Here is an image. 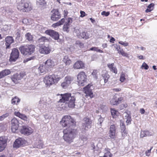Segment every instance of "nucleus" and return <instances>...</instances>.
I'll list each match as a JSON object with an SVG mask.
<instances>
[{"label": "nucleus", "instance_id": "nucleus-1", "mask_svg": "<svg viewBox=\"0 0 157 157\" xmlns=\"http://www.w3.org/2000/svg\"><path fill=\"white\" fill-rule=\"evenodd\" d=\"M61 96L62 98L59 100V102L64 103L66 102L68 103L69 107L72 108L74 107L75 98L74 95L71 96V93H67L61 94Z\"/></svg>", "mask_w": 157, "mask_h": 157}, {"label": "nucleus", "instance_id": "nucleus-2", "mask_svg": "<svg viewBox=\"0 0 157 157\" xmlns=\"http://www.w3.org/2000/svg\"><path fill=\"white\" fill-rule=\"evenodd\" d=\"M64 135L63 138L64 140L69 143L73 141L77 132L76 129L71 128H66L63 130Z\"/></svg>", "mask_w": 157, "mask_h": 157}, {"label": "nucleus", "instance_id": "nucleus-3", "mask_svg": "<svg viewBox=\"0 0 157 157\" xmlns=\"http://www.w3.org/2000/svg\"><path fill=\"white\" fill-rule=\"evenodd\" d=\"M17 8L22 12H29L32 9V6L29 0H21L17 6Z\"/></svg>", "mask_w": 157, "mask_h": 157}, {"label": "nucleus", "instance_id": "nucleus-4", "mask_svg": "<svg viewBox=\"0 0 157 157\" xmlns=\"http://www.w3.org/2000/svg\"><path fill=\"white\" fill-rule=\"evenodd\" d=\"M60 79V77H57L55 75H46L44 79V82L47 87H49L54 84H56Z\"/></svg>", "mask_w": 157, "mask_h": 157}, {"label": "nucleus", "instance_id": "nucleus-5", "mask_svg": "<svg viewBox=\"0 0 157 157\" xmlns=\"http://www.w3.org/2000/svg\"><path fill=\"white\" fill-rule=\"evenodd\" d=\"M35 46L32 44L22 46L19 48L21 53L24 55H29L33 53L35 50Z\"/></svg>", "mask_w": 157, "mask_h": 157}, {"label": "nucleus", "instance_id": "nucleus-6", "mask_svg": "<svg viewBox=\"0 0 157 157\" xmlns=\"http://www.w3.org/2000/svg\"><path fill=\"white\" fill-rule=\"evenodd\" d=\"M60 124L63 127L68 126L69 127H74L75 125L74 120L71 118V116L69 115L64 116L62 118V120L60 122Z\"/></svg>", "mask_w": 157, "mask_h": 157}, {"label": "nucleus", "instance_id": "nucleus-7", "mask_svg": "<svg viewBox=\"0 0 157 157\" xmlns=\"http://www.w3.org/2000/svg\"><path fill=\"white\" fill-rule=\"evenodd\" d=\"M92 121L88 118H84L83 122L81 127V130L82 133L86 132L91 127Z\"/></svg>", "mask_w": 157, "mask_h": 157}, {"label": "nucleus", "instance_id": "nucleus-8", "mask_svg": "<svg viewBox=\"0 0 157 157\" xmlns=\"http://www.w3.org/2000/svg\"><path fill=\"white\" fill-rule=\"evenodd\" d=\"M86 75L83 71L80 72L77 75V82L78 85L81 86H83L86 82Z\"/></svg>", "mask_w": 157, "mask_h": 157}, {"label": "nucleus", "instance_id": "nucleus-9", "mask_svg": "<svg viewBox=\"0 0 157 157\" xmlns=\"http://www.w3.org/2000/svg\"><path fill=\"white\" fill-rule=\"evenodd\" d=\"M19 52L18 50L16 48H13L10 54V60L11 62L15 61L19 57Z\"/></svg>", "mask_w": 157, "mask_h": 157}, {"label": "nucleus", "instance_id": "nucleus-10", "mask_svg": "<svg viewBox=\"0 0 157 157\" xmlns=\"http://www.w3.org/2000/svg\"><path fill=\"white\" fill-rule=\"evenodd\" d=\"M73 78L70 76H67L65 77L64 81L61 84V86L63 89H66L71 84L73 80Z\"/></svg>", "mask_w": 157, "mask_h": 157}, {"label": "nucleus", "instance_id": "nucleus-11", "mask_svg": "<svg viewBox=\"0 0 157 157\" xmlns=\"http://www.w3.org/2000/svg\"><path fill=\"white\" fill-rule=\"evenodd\" d=\"M20 132L24 135H29L33 132L32 128L26 126H23L20 129Z\"/></svg>", "mask_w": 157, "mask_h": 157}, {"label": "nucleus", "instance_id": "nucleus-12", "mask_svg": "<svg viewBox=\"0 0 157 157\" xmlns=\"http://www.w3.org/2000/svg\"><path fill=\"white\" fill-rule=\"evenodd\" d=\"M92 85L88 84L83 88V91L86 94V96L87 97H89L90 98H92L94 97L93 93L91 86Z\"/></svg>", "mask_w": 157, "mask_h": 157}, {"label": "nucleus", "instance_id": "nucleus-13", "mask_svg": "<svg viewBox=\"0 0 157 157\" xmlns=\"http://www.w3.org/2000/svg\"><path fill=\"white\" fill-rule=\"evenodd\" d=\"M52 14L51 17V20L53 21H56L61 18V14L59 12L58 9H54L51 12Z\"/></svg>", "mask_w": 157, "mask_h": 157}, {"label": "nucleus", "instance_id": "nucleus-14", "mask_svg": "<svg viewBox=\"0 0 157 157\" xmlns=\"http://www.w3.org/2000/svg\"><path fill=\"white\" fill-rule=\"evenodd\" d=\"M11 129L12 131L15 132L18 129L19 122L16 118H13L11 121Z\"/></svg>", "mask_w": 157, "mask_h": 157}, {"label": "nucleus", "instance_id": "nucleus-15", "mask_svg": "<svg viewBox=\"0 0 157 157\" xmlns=\"http://www.w3.org/2000/svg\"><path fill=\"white\" fill-rule=\"evenodd\" d=\"M7 138L5 136L0 137V151L3 150L6 145Z\"/></svg>", "mask_w": 157, "mask_h": 157}, {"label": "nucleus", "instance_id": "nucleus-16", "mask_svg": "<svg viewBox=\"0 0 157 157\" xmlns=\"http://www.w3.org/2000/svg\"><path fill=\"white\" fill-rule=\"evenodd\" d=\"M25 143V141L21 138L17 139L13 144L14 147L18 148L23 146Z\"/></svg>", "mask_w": 157, "mask_h": 157}, {"label": "nucleus", "instance_id": "nucleus-17", "mask_svg": "<svg viewBox=\"0 0 157 157\" xmlns=\"http://www.w3.org/2000/svg\"><path fill=\"white\" fill-rule=\"evenodd\" d=\"M5 41L6 46V48L7 49L10 48V45L11 44L14 42V40L12 36H8L5 38Z\"/></svg>", "mask_w": 157, "mask_h": 157}, {"label": "nucleus", "instance_id": "nucleus-18", "mask_svg": "<svg viewBox=\"0 0 157 157\" xmlns=\"http://www.w3.org/2000/svg\"><path fill=\"white\" fill-rule=\"evenodd\" d=\"M45 33L55 40H57L59 38V36L58 33L54 30H47L45 31Z\"/></svg>", "mask_w": 157, "mask_h": 157}, {"label": "nucleus", "instance_id": "nucleus-19", "mask_svg": "<svg viewBox=\"0 0 157 157\" xmlns=\"http://www.w3.org/2000/svg\"><path fill=\"white\" fill-rule=\"evenodd\" d=\"M51 51V48L49 45L47 47L45 46L40 47L39 49L40 52L41 53L45 54H49Z\"/></svg>", "mask_w": 157, "mask_h": 157}, {"label": "nucleus", "instance_id": "nucleus-20", "mask_svg": "<svg viewBox=\"0 0 157 157\" xmlns=\"http://www.w3.org/2000/svg\"><path fill=\"white\" fill-rule=\"evenodd\" d=\"M50 99L46 97H44L40 98L39 102V104L40 106L43 107H44V105H46L47 104H49V102Z\"/></svg>", "mask_w": 157, "mask_h": 157}, {"label": "nucleus", "instance_id": "nucleus-21", "mask_svg": "<svg viewBox=\"0 0 157 157\" xmlns=\"http://www.w3.org/2000/svg\"><path fill=\"white\" fill-rule=\"evenodd\" d=\"M116 130V126L114 125H112L110 126L109 137L111 138L114 139L115 138Z\"/></svg>", "mask_w": 157, "mask_h": 157}, {"label": "nucleus", "instance_id": "nucleus-22", "mask_svg": "<svg viewBox=\"0 0 157 157\" xmlns=\"http://www.w3.org/2000/svg\"><path fill=\"white\" fill-rule=\"evenodd\" d=\"M56 62L53 60L51 59H48L44 63L46 66L49 70L54 66Z\"/></svg>", "mask_w": 157, "mask_h": 157}, {"label": "nucleus", "instance_id": "nucleus-23", "mask_svg": "<svg viewBox=\"0 0 157 157\" xmlns=\"http://www.w3.org/2000/svg\"><path fill=\"white\" fill-rule=\"evenodd\" d=\"M14 114L16 116L19 117L21 119H22L25 121H27L29 120V119L28 117L25 115V114L21 113L18 112H15Z\"/></svg>", "mask_w": 157, "mask_h": 157}, {"label": "nucleus", "instance_id": "nucleus-24", "mask_svg": "<svg viewBox=\"0 0 157 157\" xmlns=\"http://www.w3.org/2000/svg\"><path fill=\"white\" fill-rule=\"evenodd\" d=\"M49 69L47 67L45 64L43 65H40V67L36 70L40 73H43L47 72Z\"/></svg>", "mask_w": 157, "mask_h": 157}, {"label": "nucleus", "instance_id": "nucleus-25", "mask_svg": "<svg viewBox=\"0 0 157 157\" xmlns=\"http://www.w3.org/2000/svg\"><path fill=\"white\" fill-rule=\"evenodd\" d=\"M91 36L89 33L83 32L81 33L80 36H79V38H82L85 39H87Z\"/></svg>", "mask_w": 157, "mask_h": 157}, {"label": "nucleus", "instance_id": "nucleus-26", "mask_svg": "<svg viewBox=\"0 0 157 157\" xmlns=\"http://www.w3.org/2000/svg\"><path fill=\"white\" fill-rule=\"evenodd\" d=\"M84 66V63L81 61H77L74 64L75 68L78 69L82 68Z\"/></svg>", "mask_w": 157, "mask_h": 157}, {"label": "nucleus", "instance_id": "nucleus-27", "mask_svg": "<svg viewBox=\"0 0 157 157\" xmlns=\"http://www.w3.org/2000/svg\"><path fill=\"white\" fill-rule=\"evenodd\" d=\"M10 72V71L8 69H5L2 71L0 72V79L9 75Z\"/></svg>", "mask_w": 157, "mask_h": 157}, {"label": "nucleus", "instance_id": "nucleus-28", "mask_svg": "<svg viewBox=\"0 0 157 157\" xmlns=\"http://www.w3.org/2000/svg\"><path fill=\"white\" fill-rule=\"evenodd\" d=\"M91 147L93 150L94 156H98L100 152L101 151L100 148L97 147H95L93 144H92Z\"/></svg>", "mask_w": 157, "mask_h": 157}, {"label": "nucleus", "instance_id": "nucleus-29", "mask_svg": "<svg viewBox=\"0 0 157 157\" xmlns=\"http://www.w3.org/2000/svg\"><path fill=\"white\" fill-rule=\"evenodd\" d=\"M11 78L12 81L16 84L18 82V81L21 80L18 74L17 73H16L12 76Z\"/></svg>", "mask_w": 157, "mask_h": 157}, {"label": "nucleus", "instance_id": "nucleus-30", "mask_svg": "<svg viewBox=\"0 0 157 157\" xmlns=\"http://www.w3.org/2000/svg\"><path fill=\"white\" fill-rule=\"evenodd\" d=\"M123 115L125 117V119L126 120V123L127 124L130 123L132 120L130 115L127 112H125L124 113Z\"/></svg>", "mask_w": 157, "mask_h": 157}, {"label": "nucleus", "instance_id": "nucleus-31", "mask_svg": "<svg viewBox=\"0 0 157 157\" xmlns=\"http://www.w3.org/2000/svg\"><path fill=\"white\" fill-rule=\"evenodd\" d=\"M43 142L41 141L40 140L34 143L33 146L34 148H41L43 147Z\"/></svg>", "mask_w": 157, "mask_h": 157}, {"label": "nucleus", "instance_id": "nucleus-32", "mask_svg": "<svg viewBox=\"0 0 157 157\" xmlns=\"http://www.w3.org/2000/svg\"><path fill=\"white\" fill-rule=\"evenodd\" d=\"M38 42L41 44H45L46 42H49V40L46 37L42 36L39 39Z\"/></svg>", "mask_w": 157, "mask_h": 157}, {"label": "nucleus", "instance_id": "nucleus-33", "mask_svg": "<svg viewBox=\"0 0 157 157\" xmlns=\"http://www.w3.org/2000/svg\"><path fill=\"white\" fill-rule=\"evenodd\" d=\"M25 36L26 40L30 42H33V37L31 33H26L25 35Z\"/></svg>", "mask_w": 157, "mask_h": 157}, {"label": "nucleus", "instance_id": "nucleus-34", "mask_svg": "<svg viewBox=\"0 0 157 157\" xmlns=\"http://www.w3.org/2000/svg\"><path fill=\"white\" fill-rule=\"evenodd\" d=\"M63 60L66 65H68L71 63V60L69 58L68 56H64Z\"/></svg>", "mask_w": 157, "mask_h": 157}, {"label": "nucleus", "instance_id": "nucleus-35", "mask_svg": "<svg viewBox=\"0 0 157 157\" xmlns=\"http://www.w3.org/2000/svg\"><path fill=\"white\" fill-rule=\"evenodd\" d=\"M65 20L64 18L62 19L61 20L53 24L52 25V26L53 27L56 28L57 26L60 25H62L65 22Z\"/></svg>", "mask_w": 157, "mask_h": 157}, {"label": "nucleus", "instance_id": "nucleus-36", "mask_svg": "<svg viewBox=\"0 0 157 157\" xmlns=\"http://www.w3.org/2000/svg\"><path fill=\"white\" fill-rule=\"evenodd\" d=\"M110 149L108 148H105L104 151V155L103 157H111L112 154L110 153Z\"/></svg>", "mask_w": 157, "mask_h": 157}, {"label": "nucleus", "instance_id": "nucleus-37", "mask_svg": "<svg viewBox=\"0 0 157 157\" xmlns=\"http://www.w3.org/2000/svg\"><path fill=\"white\" fill-rule=\"evenodd\" d=\"M37 4L40 7L45 6L46 5V2L45 0H39L37 2Z\"/></svg>", "mask_w": 157, "mask_h": 157}, {"label": "nucleus", "instance_id": "nucleus-38", "mask_svg": "<svg viewBox=\"0 0 157 157\" xmlns=\"http://www.w3.org/2000/svg\"><path fill=\"white\" fill-rule=\"evenodd\" d=\"M150 133L149 131L147 130L141 131L140 133V137L141 138H143L145 136H149Z\"/></svg>", "mask_w": 157, "mask_h": 157}, {"label": "nucleus", "instance_id": "nucleus-39", "mask_svg": "<svg viewBox=\"0 0 157 157\" xmlns=\"http://www.w3.org/2000/svg\"><path fill=\"white\" fill-rule=\"evenodd\" d=\"M154 4L153 3H151L148 5L147 7V9L145 10V12L148 13L151 12L153 10L154 8Z\"/></svg>", "mask_w": 157, "mask_h": 157}, {"label": "nucleus", "instance_id": "nucleus-40", "mask_svg": "<svg viewBox=\"0 0 157 157\" xmlns=\"http://www.w3.org/2000/svg\"><path fill=\"white\" fill-rule=\"evenodd\" d=\"M20 99L16 97H14L12 99L11 103L13 105L17 104L20 101Z\"/></svg>", "mask_w": 157, "mask_h": 157}, {"label": "nucleus", "instance_id": "nucleus-41", "mask_svg": "<svg viewBox=\"0 0 157 157\" xmlns=\"http://www.w3.org/2000/svg\"><path fill=\"white\" fill-rule=\"evenodd\" d=\"M102 76L103 78H104L105 82H107L108 81L109 78V75L108 73L106 72L105 74H102Z\"/></svg>", "mask_w": 157, "mask_h": 157}, {"label": "nucleus", "instance_id": "nucleus-42", "mask_svg": "<svg viewBox=\"0 0 157 157\" xmlns=\"http://www.w3.org/2000/svg\"><path fill=\"white\" fill-rule=\"evenodd\" d=\"M74 29V32L76 33V35L79 37V36H80L81 33L80 30V28L77 27H75Z\"/></svg>", "mask_w": 157, "mask_h": 157}, {"label": "nucleus", "instance_id": "nucleus-43", "mask_svg": "<svg viewBox=\"0 0 157 157\" xmlns=\"http://www.w3.org/2000/svg\"><path fill=\"white\" fill-rule=\"evenodd\" d=\"M111 115L113 118L115 117L116 116H117V114L118 113V112L114 109H111Z\"/></svg>", "mask_w": 157, "mask_h": 157}, {"label": "nucleus", "instance_id": "nucleus-44", "mask_svg": "<svg viewBox=\"0 0 157 157\" xmlns=\"http://www.w3.org/2000/svg\"><path fill=\"white\" fill-rule=\"evenodd\" d=\"M110 103L112 105H117L118 104V102L117 101V99L115 98H113L110 101Z\"/></svg>", "mask_w": 157, "mask_h": 157}, {"label": "nucleus", "instance_id": "nucleus-45", "mask_svg": "<svg viewBox=\"0 0 157 157\" xmlns=\"http://www.w3.org/2000/svg\"><path fill=\"white\" fill-rule=\"evenodd\" d=\"M98 71L97 70H94L91 74L93 77L96 79L98 78Z\"/></svg>", "mask_w": 157, "mask_h": 157}, {"label": "nucleus", "instance_id": "nucleus-46", "mask_svg": "<svg viewBox=\"0 0 157 157\" xmlns=\"http://www.w3.org/2000/svg\"><path fill=\"white\" fill-rule=\"evenodd\" d=\"M69 25L65 23L63 26V30L64 31L67 32V33L69 31Z\"/></svg>", "mask_w": 157, "mask_h": 157}, {"label": "nucleus", "instance_id": "nucleus-47", "mask_svg": "<svg viewBox=\"0 0 157 157\" xmlns=\"http://www.w3.org/2000/svg\"><path fill=\"white\" fill-rule=\"evenodd\" d=\"M90 50H92V51H95L97 52H98L100 53H102L103 52V51L102 50H100V49H99L97 47H92L91 48H90Z\"/></svg>", "mask_w": 157, "mask_h": 157}, {"label": "nucleus", "instance_id": "nucleus-48", "mask_svg": "<svg viewBox=\"0 0 157 157\" xmlns=\"http://www.w3.org/2000/svg\"><path fill=\"white\" fill-rule=\"evenodd\" d=\"M9 115L8 113H6L0 116V121L3 120L6 117Z\"/></svg>", "mask_w": 157, "mask_h": 157}, {"label": "nucleus", "instance_id": "nucleus-49", "mask_svg": "<svg viewBox=\"0 0 157 157\" xmlns=\"http://www.w3.org/2000/svg\"><path fill=\"white\" fill-rule=\"evenodd\" d=\"M36 59V57L35 56H32L28 58L25 59H24V62H26L29 60H34Z\"/></svg>", "mask_w": 157, "mask_h": 157}, {"label": "nucleus", "instance_id": "nucleus-50", "mask_svg": "<svg viewBox=\"0 0 157 157\" xmlns=\"http://www.w3.org/2000/svg\"><path fill=\"white\" fill-rule=\"evenodd\" d=\"M125 74L124 73H122L121 75L120 80L121 82H123L125 79Z\"/></svg>", "mask_w": 157, "mask_h": 157}, {"label": "nucleus", "instance_id": "nucleus-51", "mask_svg": "<svg viewBox=\"0 0 157 157\" xmlns=\"http://www.w3.org/2000/svg\"><path fill=\"white\" fill-rule=\"evenodd\" d=\"M121 133L122 134V137H123V138L126 136L127 134V132L126 130H124V131H121Z\"/></svg>", "mask_w": 157, "mask_h": 157}, {"label": "nucleus", "instance_id": "nucleus-52", "mask_svg": "<svg viewBox=\"0 0 157 157\" xmlns=\"http://www.w3.org/2000/svg\"><path fill=\"white\" fill-rule=\"evenodd\" d=\"M119 44L124 46V47L128 46V43L122 41H120L119 42Z\"/></svg>", "mask_w": 157, "mask_h": 157}, {"label": "nucleus", "instance_id": "nucleus-53", "mask_svg": "<svg viewBox=\"0 0 157 157\" xmlns=\"http://www.w3.org/2000/svg\"><path fill=\"white\" fill-rule=\"evenodd\" d=\"M101 14L105 16H108L109 14V12H106L105 11H103L101 13Z\"/></svg>", "mask_w": 157, "mask_h": 157}, {"label": "nucleus", "instance_id": "nucleus-54", "mask_svg": "<svg viewBox=\"0 0 157 157\" xmlns=\"http://www.w3.org/2000/svg\"><path fill=\"white\" fill-rule=\"evenodd\" d=\"M121 131L126 130V128L125 125H124L123 123H121L120 124Z\"/></svg>", "mask_w": 157, "mask_h": 157}, {"label": "nucleus", "instance_id": "nucleus-55", "mask_svg": "<svg viewBox=\"0 0 157 157\" xmlns=\"http://www.w3.org/2000/svg\"><path fill=\"white\" fill-rule=\"evenodd\" d=\"M152 148V147H151L149 150H147L145 152L146 155L148 156L150 155L151 153V151Z\"/></svg>", "mask_w": 157, "mask_h": 157}, {"label": "nucleus", "instance_id": "nucleus-56", "mask_svg": "<svg viewBox=\"0 0 157 157\" xmlns=\"http://www.w3.org/2000/svg\"><path fill=\"white\" fill-rule=\"evenodd\" d=\"M25 75V74L24 72H21L19 74H18L21 80L23 78Z\"/></svg>", "mask_w": 157, "mask_h": 157}, {"label": "nucleus", "instance_id": "nucleus-57", "mask_svg": "<svg viewBox=\"0 0 157 157\" xmlns=\"http://www.w3.org/2000/svg\"><path fill=\"white\" fill-rule=\"evenodd\" d=\"M80 138L83 141H86L87 139V137L85 135L82 136L80 137Z\"/></svg>", "mask_w": 157, "mask_h": 157}, {"label": "nucleus", "instance_id": "nucleus-58", "mask_svg": "<svg viewBox=\"0 0 157 157\" xmlns=\"http://www.w3.org/2000/svg\"><path fill=\"white\" fill-rule=\"evenodd\" d=\"M72 18H69L68 19L67 22H66L65 23L70 25V24L72 23Z\"/></svg>", "mask_w": 157, "mask_h": 157}, {"label": "nucleus", "instance_id": "nucleus-59", "mask_svg": "<svg viewBox=\"0 0 157 157\" xmlns=\"http://www.w3.org/2000/svg\"><path fill=\"white\" fill-rule=\"evenodd\" d=\"M110 70L112 72H114L115 74H117V68L113 67L112 68L110 69Z\"/></svg>", "mask_w": 157, "mask_h": 157}, {"label": "nucleus", "instance_id": "nucleus-60", "mask_svg": "<svg viewBox=\"0 0 157 157\" xmlns=\"http://www.w3.org/2000/svg\"><path fill=\"white\" fill-rule=\"evenodd\" d=\"M142 67H144V69L146 70L147 69L149 68L148 66L145 62L143 64Z\"/></svg>", "mask_w": 157, "mask_h": 157}, {"label": "nucleus", "instance_id": "nucleus-61", "mask_svg": "<svg viewBox=\"0 0 157 157\" xmlns=\"http://www.w3.org/2000/svg\"><path fill=\"white\" fill-rule=\"evenodd\" d=\"M121 54L124 56L126 57H128V53H125L124 51L123 50L122 51V52H121Z\"/></svg>", "mask_w": 157, "mask_h": 157}, {"label": "nucleus", "instance_id": "nucleus-62", "mask_svg": "<svg viewBox=\"0 0 157 157\" xmlns=\"http://www.w3.org/2000/svg\"><path fill=\"white\" fill-rule=\"evenodd\" d=\"M114 66V63H113L111 64H108V66L110 70Z\"/></svg>", "mask_w": 157, "mask_h": 157}, {"label": "nucleus", "instance_id": "nucleus-63", "mask_svg": "<svg viewBox=\"0 0 157 157\" xmlns=\"http://www.w3.org/2000/svg\"><path fill=\"white\" fill-rule=\"evenodd\" d=\"M80 13L81 14V15L80 16V17H83L85 16L86 13L84 12L83 11H81L80 12Z\"/></svg>", "mask_w": 157, "mask_h": 157}, {"label": "nucleus", "instance_id": "nucleus-64", "mask_svg": "<svg viewBox=\"0 0 157 157\" xmlns=\"http://www.w3.org/2000/svg\"><path fill=\"white\" fill-rule=\"evenodd\" d=\"M104 121V119L103 118H101L100 117L98 120V122H99V123L101 124V123L103 121Z\"/></svg>", "mask_w": 157, "mask_h": 157}]
</instances>
